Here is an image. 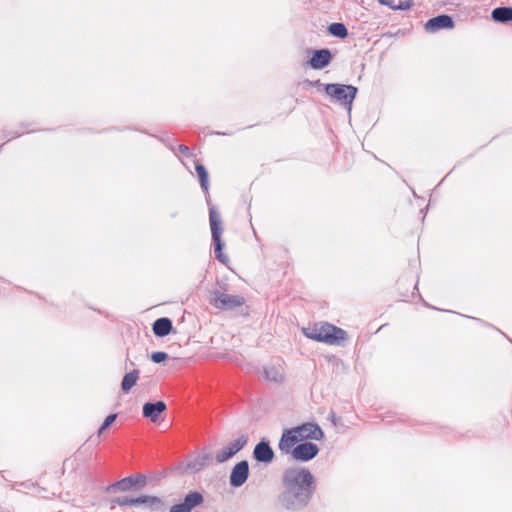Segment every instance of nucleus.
<instances>
[{"label":"nucleus","mask_w":512,"mask_h":512,"mask_svg":"<svg viewBox=\"0 0 512 512\" xmlns=\"http://www.w3.org/2000/svg\"><path fill=\"white\" fill-rule=\"evenodd\" d=\"M314 476L307 469H289L284 473V490L280 504L287 510H300L308 505L315 490Z\"/></svg>","instance_id":"1"},{"label":"nucleus","mask_w":512,"mask_h":512,"mask_svg":"<svg viewBox=\"0 0 512 512\" xmlns=\"http://www.w3.org/2000/svg\"><path fill=\"white\" fill-rule=\"evenodd\" d=\"M323 437L324 433L320 426L308 422L290 429H284L278 447L282 453H289L299 441L321 440Z\"/></svg>","instance_id":"2"},{"label":"nucleus","mask_w":512,"mask_h":512,"mask_svg":"<svg viewBox=\"0 0 512 512\" xmlns=\"http://www.w3.org/2000/svg\"><path fill=\"white\" fill-rule=\"evenodd\" d=\"M303 333L309 339L323 342L329 345L340 344L347 339V332L329 323L316 324L313 327L304 328Z\"/></svg>","instance_id":"3"},{"label":"nucleus","mask_w":512,"mask_h":512,"mask_svg":"<svg viewBox=\"0 0 512 512\" xmlns=\"http://www.w3.org/2000/svg\"><path fill=\"white\" fill-rule=\"evenodd\" d=\"M324 91L331 102L344 106L350 112L358 89L353 85L332 83L324 85Z\"/></svg>","instance_id":"4"},{"label":"nucleus","mask_w":512,"mask_h":512,"mask_svg":"<svg viewBox=\"0 0 512 512\" xmlns=\"http://www.w3.org/2000/svg\"><path fill=\"white\" fill-rule=\"evenodd\" d=\"M209 221L212 233V240L214 243L215 257L223 264L228 262V257L222 253L224 243L221 240L222 227L221 218L219 213L214 207L209 210Z\"/></svg>","instance_id":"5"},{"label":"nucleus","mask_w":512,"mask_h":512,"mask_svg":"<svg viewBox=\"0 0 512 512\" xmlns=\"http://www.w3.org/2000/svg\"><path fill=\"white\" fill-rule=\"evenodd\" d=\"M210 303L217 309L232 310L242 306L245 303L244 297L240 295H230L219 290L211 292Z\"/></svg>","instance_id":"6"},{"label":"nucleus","mask_w":512,"mask_h":512,"mask_svg":"<svg viewBox=\"0 0 512 512\" xmlns=\"http://www.w3.org/2000/svg\"><path fill=\"white\" fill-rule=\"evenodd\" d=\"M247 441L248 437L244 434L231 441L228 446L224 447L216 453L215 459L217 463H224L231 459L245 447Z\"/></svg>","instance_id":"7"},{"label":"nucleus","mask_w":512,"mask_h":512,"mask_svg":"<svg viewBox=\"0 0 512 512\" xmlns=\"http://www.w3.org/2000/svg\"><path fill=\"white\" fill-rule=\"evenodd\" d=\"M289 453H291L295 460L306 462L317 456L319 448L316 444L305 441L296 446L294 445Z\"/></svg>","instance_id":"8"},{"label":"nucleus","mask_w":512,"mask_h":512,"mask_svg":"<svg viewBox=\"0 0 512 512\" xmlns=\"http://www.w3.org/2000/svg\"><path fill=\"white\" fill-rule=\"evenodd\" d=\"M249 476V464L248 461L242 460L238 462L231 470L229 482L232 487L242 486L248 479Z\"/></svg>","instance_id":"9"},{"label":"nucleus","mask_w":512,"mask_h":512,"mask_svg":"<svg viewBox=\"0 0 512 512\" xmlns=\"http://www.w3.org/2000/svg\"><path fill=\"white\" fill-rule=\"evenodd\" d=\"M454 21L451 16L443 14L429 19L425 23V30L428 33H436L442 29H452Z\"/></svg>","instance_id":"10"},{"label":"nucleus","mask_w":512,"mask_h":512,"mask_svg":"<svg viewBox=\"0 0 512 512\" xmlns=\"http://www.w3.org/2000/svg\"><path fill=\"white\" fill-rule=\"evenodd\" d=\"M275 457L274 451L271 448L269 441L262 439L258 442L253 450V458L257 462L269 464Z\"/></svg>","instance_id":"11"},{"label":"nucleus","mask_w":512,"mask_h":512,"mask_svg":"<svg viewBox=\"0 0 512 512\" xmlns=\"http://www.w3.org/2000/svg\"><path fill=\"white\" fill-rule=\"evenodd\" d=\"M332 61V53L329 49H319L313 52L312 57L309 60L311 68L320 70L327 67Z\"/></svg>","instance_id":"12"},{"label":"nucleus","mask_w":512,"mask_h":512,"mask_svg":"<svg viewBox=\"0 0 512 512\" xmlns=\"http://www.w3.org/2000/svg\"><path fill=\"white\" fill-rule=\"evenodd\" d=\"M165 410L166 404L163 401H157L155 403L147 402L143 405V416L155 423Z\"/></svg>","instance_id":"13"},{"label":"nucleus","mask_w":512,"mask_h":512,"mask_svg":"<svg viewBox=\"0 0 512 512\" xmlns=\"http://www.w3.org/2000/svg\"><path fill=\"white\" fill-rule=\"evenodd\" d=\"M263 374L266 380L281 383L284 380L285 371L282 365H270L264 367Z\"/></svg>","instance_id":"14"},{"label":"nucleus","mask_w":512,"mask_h":512,"mask_svg":"<svg viewBox=\"0 0 512 512\" xmlns=\"http://www.w3.org/2000/svg\"><path fill=\"white\" fill-rule=\"evenodd\" d=\"M146 483L144 476L139 475L137 477H127L112 485L113 488L120 491H128L134 486H143Z\"/></svg>","instance_id":"15"},{"label":"nucleus","mask_w":512,"mask_h":512,"mask_svg":"<svg viewBox=\"0 0 512 512\" xmlns=\"http://www.w3.org/2000/svg\"><path fill=\"white\" fill-rule=\"evenodd\" d=\"M172 321L167 317L158 318L152 326L153 333L157 337H165L172 331Z\"/></svg>","instance_id":"16"},{"label":"nucleus","mask_w":512,"mask_h":512,"mask_svg":"<svg viewBox=\"0 0 512 512\" xmlns=\"http://www.w3.org/2000/svg\"><path fill=\"white\" fill-rule=\"evenodd\" d=\"M162 502L161 499L156 496H139L132 498V506L143 505L150 509L159 508Z\"/></svg>","instance_id":"17"},{"label":"nucleus","mask_w":512,"mask_h":512,"mask_svg":"<svg viewBox=\"0 0 512 512\" xmlns=\"http://www.w3.org/2000/svg\"><path fill=\"white\" fill-rule=\"evenodd\" d=\"M491 17L499 23L512 21V7H497L492 11Z\"/></svg>","instance_id":"18"},{"label":"nucleus","mask_w":512,"mask_h":512,"mask_svg":"<svg viewBox=\"0 0 512 512\" xmlns=\"http://www.w3.org/2000/svg\"><path fill=\"white\" fill-rule=\"evenodd\" d=\"M140 371L134 369L128 373H126L121 382V389L124 392H129L132 387L137 383L139 379Z\"/></svg>","instance_id":"19"},{"label":"nucleus","mask_w":512,"mask_h":512,"mask_svg":"<svg viewBox=\"0 0 512 512\" xmlns=\"http://www.w3.org/2000/svg\"><path fill=\"white\" fill-rule=\"evenodd\" d=\"M209 454L198 455L194 459L190 460L187 464L188 469L198 472L209 464Z\"/></svg>","instance_id":"20"},{"label":"nucleus","mask_w":512,"mask_h":512,"mask_svg":"<svg viewBox=\"0 0 512 512\" xmlns=\"http://www.w3.org/2000/svg\"><path fill=\"white\" fill-rule=\"evenodd\" d=\"M203 502V496L199 492H190L184 498L182 504L191 512L192 509L199 506Z\"/></svg>","instance_id":"21"},{"label":"nucleus","mask_w":512,"mask_h":512,"mask_svg":"<svg viewBox=\"0 0 512 512\" xmlns=\"http://www.w3.org/2000/svg\"><path fill=\"white\" fill-rule=\"evenodd\" d=\"M380 4L390 7L393 10H407L412 6L411 0H378Z\"/></svg>","instance_id":"22"},{"label":"nucleus","mask_w":512,"mask_h":512,"mask_svg":"<svg viewBox=\"0 0 512 512\" xmlns=\"http://www.w3.org/2000/svg\"><path fill=\"white\" fill-rule=\"evenodd\" d=\"M328 31L331 35L338 38H345L348 35V30L343 23L335 22L329 25Z\"/></svg>","instance_id":"23"},{"label":"nucleus","mask_w":512,"mask_h":512,"mask_svg":"<svg viewBox=\"0 0 512 512\" xmlns=\"http://www.w3.org/2000/svg\"><path fill=\"white\" fill-rule=\"evenodd\" d=\"M195 170L199 177L201 188L207 193L209 189V181L206 168L201 164H196Z\"/></svg>","instance_id":"24"},{"label":"nucleus","mask_w":512,"mask_h":512,"mask_svg":"<svg viewBox=\"0 0 512 512\" xmlns=\"http://www.w3.org/2000/svg\"><path fill=\"white\" fill-rule=\"evenodd\" d=\"M117 414H110L106 417L102 425L98 429V435H101L116 419Z\"/></svg>","instance_id":"25"},{"label":"nucleus","mask_w":512,"mask_h":512,"mask_svg":"<svg viewBox=\"0 0 512 512\" xmlns=\"http://www.w3.org/2000/svg\"><path fill=\"white\" fill-rule=\"evenodd\" d=\"M167 358H168V354L165 352H161V351L153 352L151 355V360L154 363H161V362L165 361Z\"/></svg>","instance_id":"26"},{"label":"nucleus","mask_w":512,"mask_h":512,"mask_svg":"<svg viewBox=\"0 0 512 512\" xmlns=\"http://www.w3.org/2000/svg\"><path fill=\"white\" fill-rule=\"evenodd\" d=\"M113 503L119 506H132V498L128 496L117 497L113 500Z\"/></svg>","instance_id":"27"},{"label":"nucleus","mask_w":512,"mask_h":512,"mask_svg":"<svg viewBox=\"0 0 512 512\" xmlns=\"http://www.w3.org/2000/svg\"><path fill=\"white\" fill-rule=\"evenodd\" d=\"M170 512H190L182 503L171 507Z\"/></svg>","instance_id":"28"},{"label":"nucleus","mask_w":512,"mask_h":512,"mask_svg":"<svg viewBox=\"0 0 512 512\" xmlns=\"http://www.w3.org/2000/svg\"><path fill=\"white\" fill-rule=\"evenodd\" d=\"M305 83L309 86L323 88V89H324V85H325V84L321 83L320 80H315V81L306 80Z\"/></svg>","instance_id":"29"},{"label":"nucleus","mask_w":512,"mask_h":512,"mask_svg":"<svg viewBox=\"0 0 512 512\" xmlns=\"http://www.w3.org/2000/svg\"><path fill=\"white\" fill-rule=\"evenodd\" d=\"M179 149V152L185 156H189L190 155V149L189 147L185 146V145H179L178 147Z\"/></svg>","instance_id":"30"},{"label":"nucleus","mask_w":512,"mask_h":512,"mask_svg":"<svg viewBox=\"0 0 512 512\" xmlns=\"http://www.w3.org/2000/svg\"><path fill=\"white\" fill-rule=\"evenodd\" d=\"M331 416H332V417H331V420H334L335 414H333V413H332V415H331Z\"/></svg>","instance_id":"31"},{"label":"nucleus","mask_w":512,"mask_h":512,"mask_svg":"<svg viewBox=\"0 0 512 512\" xmlns=\"http://www.w3.org/2000/svg\"><path fill=\"white\" fill-rule=\"evenodd\" d=\"M331 416H332V417H331V420H334L335 414H333V413H332V415H331Z\"/></svg>","instance_id":"32"}]
</instances>
